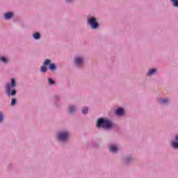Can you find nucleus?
<instances>
[{
  "label": "nucleus",
  "instance_id": "obj_1",
  "mask_svg": "<svg viewBox=\"0 0 178 178\" xmlns=\"http://www.w3.org/2000/svg\"><path fill=\"white\" fill-rule=\"evenodd\" d=\"M96 127L97 129L102 127V129H104L105 130H111V129L113 127V123L111 120L101 118L97 120Z\"/></svg>",
  "mask_w": 178,
  "mask_h": 178
},
{
  "label": "nucleus",
  "instance_id": "obj_2",
  "mask_svg": "<svg viewBox=\"0 0 178 178\" xmlns=\"http://www.w3.org/2000/svg\"><path fill=\"white\" fill-rule=\"evenodd\" d=\"M86 23L92 30H98L99 29V22L97 17L94 16H89L87 17Z\"/></svg>",
  "mask_w": 178,
  "mask_h": 178
},
{
  "label": "nucleus",
  "instance_id": "obj_3",
  "mask_svg": "<svg viewBox=\"0 0 178 178\" xmlns=\"http://www.w3.org/2000/svg\"><path fill=\"white\" fill-rule=\"evenodd\" d=\"M70 132L69 131H60L57 133V140L60 143H66L69 141Z\"/></svg>",
  "mask_w": 178,
  "mask_h": 178
},
{
  "label": "nucleus",
  "instance_id": "obj_4",
  "mask_svg": "<svg viewBox=\"0 0 178 178\" xmlns=\"http://www.w3.org/2000/svg\"><path fill=\"white\" fill-rule=\"evenodd\" d=\"M86 63V58L83 56H76L74 58V65L76 67H83Z\"/></svg>",
  "mask_w": 178,
  "mask_h": 178
},
{
  "label": "nucleus",
  "instance_id": "obj_5",
  "mask_svg": "<svg viewBox=\"0 0 178 178\" xmlns=\"http://www.w3.org/2000/svg\"><path fill=\"white\" fill-rule=\"evenodd\" d=\"M49 63H51V60L48 58L44 60L43 65L40 68V72H42V73H46V72L48 70L47 66H49Z\"/></svg>",
  "mask_w": 178,
  "mask_h": 178
},
{
  "label": "nucleus",
  "instance_id": "obj_6",
  "mask_svg": "<svg viewBox=\"0 0 178 178\" xmlns=\"http://www.w3.org/2000/svg\"><path fill=\"white\" fill-rule=\"evenodd\" d=\"M5 92L6 94H7L8 97H10V95L11 97H15V95H16L17 92L16 91V89L12 90V88H10L8 87V88L5 89Z\"/></svg>",
  "mask_w": 178,
  "mask_h": 178
},
{
  "label": "nucleus",
  "instance_id": "obj_7",
  "mask_svg": "<svg viewBox=\"0 0 178 178\" xmlns=\"http://www.w3.org/2000/svg\"><path fill=\"white\" fill-rule=\"evenodd\" d=\"M122 162L125 163V165H129L133 162V157L131 155H127L123 157Z\"/></svg>",
  "mask_w": 178,
  "mask_h": 178
},
{
  "label": "nucleus",
  "instance_id": "obj_8",
  "mask_svg": "<svg viewBox=\"0 0 178 178\" xmlns=\"http://www.w3.org/2000/svg\"><path fill=\"white\" fill-rule=\"evenodd\" d=\"M16 87V79L15 78H12L10 79V83H8L6 84L5 89L10 88H15Z\"/></svg>",
  "mask_w": 178,
  "mask_h": 178
},
{
  "label": "nucleus",
  "instance_id": "obj_9",
  "mask_svg": "<svg viewBox=\"0 0 178 178\" xmlns=\"http://www.w3.org/2000/svg\"><path fill=\"white\" fill-rule=\"evenodd\" d=\"M159 103L161 104V105H168L170 104V99L169 98H159Z\"/></svg>",
  "mask_w": 178,
  "mask_h": 178
},
{
  "label": "nucleus",
  "instance_id": "obj_10",
  "mask_svg": "<svg viewBox=\"0 0 178 178\" xmlns=\"http://www.w3.org/2000/svg\"><path fill=\"white\" fill-rule=\"evenodd\" d=\"M109 151L111 152V154H118V152L119 151V147H118L117 145H111L109 147Z\"/></svg>",
  "mask_w": 178,
  "mask_h": 178
},
{
  "label": "nucleus",
  "instance_id": "obj_11",
  "mask_svg": "<svg viewBox=\"0 0 178 178\" xmlns=\"http://www.w3.org/2000/svg\"><path fill=\"white\" fill-rule=\"evenodd\" d=\"M115 115L117 116H124V108L119 107L115 111Z\"/></svg>",
  "mask_w": 178,
  "mask_h": 178
},
{
  "label": "nucleus",
  "instance_id": "obj_12",
  "mask_svg": "<svg viewBox=\"0 0 178 178\" xmlns=\"http://www.w3.org/2000/svg\"><path fill=\"white\" fill-rule=\"evenodd\" d=\"M68 111L70 113H75V112L77 111V106L74 104H71L68 107Z\"/></svg>",
  "mask_w": 178,
  "mask_h": 178
},
{
  "label": "nucleus",
  "instance_id": "obj_13",
  "mask_svg": "<svg viewBox=\"0 0 178 178\" xmlns=\"http://www.w3.org/2000/svg\"><path fill=\"white\" fill-rule=\"evenodd\" d=\"M0 62H2L4 65H8L9 63V58L5 56H0Z\"/></svg>",
  "mask_w": 178,
  "mask_h": 178
},
{
  "label": "nucleus",
  "instance_id": "obj_14",
  "mask_svg": "<svg viewBox=\"0 0 178 178\" xmlns=\"http://www.w3.org/2000/svg\"><path fill=\"white\" fill-rule=\"evenodd\" d=\"M155 74H156V69L155 68H152L149 70L148 72H147V76L148 77H151V76H154Z\"/></svg>",
  "mask_w": 178,
  "mask_h": 178
},
{
  "label": "nucleus",
  "instance_id": "obj_15",
  "mask_svg": "<svg viewBox=\"0 0 178 178\" xmlns=\"http://www.w3.org/2000/svg\"><path fill=\"white\" fill-rule=\"evenodd\" d=\"M54 100L55 101L54 105H56L57 107L60 105V102H59L60 101V96L58 95H55L54 97Z\"/></svg>",
  "mask_w": 178,
  "mask_h": 178
},
{
  "label": "nucleus",
  "instance_id": "obj_16",
  "mask_svg": "<svg viewBox=\"0 0 178 178\" xmlns=\"http://www.w3.org/2000/svg\"><path fill=\"white\" fill-rule=\"evenodd\" d=\"M12 17H13V13L12 12L6 13L4 14L5 20H10V19H12Z\"/></svg>",
  "mask_w": 178,
  "mask_h": 178
},
{
  "label": "nucleus",
  "instance_id": "obj_17",
  "mask_svg": "<svg viewBox=\"0 0 178 178\" xmlns=\"http://www.w3.org/2000/svg\"><path fill=\"white\" fill-rule=\"evenodd\" d=\"M49 70H51V72H55V70H56V65L54 63H49Z\"/></svg>",
  "mask_w": 178,
  "mask_h": 178
},
{
  "label": "nucleus",
  "instance_id": "obj_18",
  "mask_svg": "<svg viewBox=\"0 0 178 178\" xmlns=\"http://www.w3.org/2000/svg\"><path fill=\"white\" fill-rule=\"evenodd\" d=\"M171 147L174 149H178V142H176V140L172 141L171 142Z\"/></svg>",
  "mask_w": 178,
  "mask_h": 178
},
{
  "label": "nucleus",
  "instance_id": "obj_19",
  "mask_svg": "<svg viewBox=\"0 0 178 178\" xmlns=\"http://www.w3.org/2000/svg\"><path fill=\"white\" fill-rule=\"evenodd\" d=\"M33 38H34V40H40L41 38V34L38 32H35V33H33Z\"/></svg>",
  "mask_w": 178,
  "mask_h": 178
},
{
  "label": "nucleus",
  "instance_id": "obj_20",
  "mask_svg": "<svg viewBox=\"0 0 178 178\" xmlns=\"http://www.w3.org/2000/svg\"><path fill=\"white\" fill-rule=\"evenodd\" d=\"M47 83L49 84V86H55L56 84V82L51 78H48L47 79Z\"/></svg>",
  "mask_w": 178,
  "mask_h": 178
},
{
  "label": "nucleus",
  "instance_id": "obj_21",
  "mask_svg": "<svg viewBox=\"0 0 178 178\" xmlns=\"http://www.w3.org/2000/svg\"><path fill=\"white\" fill-rule=\"evenodd\" d=\"M174 8H178V0H170Z\"/></svg>",
  "mask_w": 178,
  "mask_h": 178
},
{
  "label": "nucleus",
  "instance_id": "obj_22",
  "mask_svg": "<svg viewBox=\"0 0 178 178\" xmlns=\"http://www.w3.org/2000/svg\"><path fill=\"white\" fill-rule=\"evenodd\" d=\"M16 104H17V99H16V98H13L10 102L11 106H14V105H16Z\"/></svg>",
  "mask_w": 178,
  "mask_h": 178
},
{
  "label": "nucleus",
  "instance_id": "obj_23",
  "mask_svg": "<svg viewBox=\"0 0 178 178\" xmlns=\"http://www.w3.org/2000/svg\"><path fill=\"white\" fill-rule=\"evenodd\" d=\"M82 113H83V115H87V113H88V108L84 107L82 109Z\"/></svg>",
  "mask_w": 178,
  "mask_h": 178
},
{
  "label": "nucleus",
  "instance_id": "obj_24",
  "mask_svg": "<svg viewBox=\"0 0 178 178\" xmlns=\"http://www.w3.org/2000/svg\"><path fill=\"white\" fill-rule=\"evenodd\" d=\"M3 122V113L0 111V124Z\"/></svg>",
  "mask_w": 178,
  "mask_h": 178
},
{
  "label": "nucleus",
  "instance_id": "obj_25",
  "mask_svg": "<svg viewBox=\"0 0 178 178\" xmlns=\"http://www.w3.org/2000/svg\"><path fill=\"white\" fill-rule=\"evenodd\" d=\"M65 3H73L74 0H65Z\"/></svg>",
  "mask_w": 178,
  "mask_h": 178
},
{
  "label": "nucleus",
  "instance_id": "obj_26",
  "mask_svg": "<svg viewBox=\"0 0 178 178\" xmlns=\"http://www.w3.org/2000/svg\"><path fill=\"white\" fill-rule=\"evenodd\" d=\"M175 142L178 143V135H176L175 137Z\"/></svg>",
  "mask_w": 178,
  "mask_h": 178
}]
</instances>
